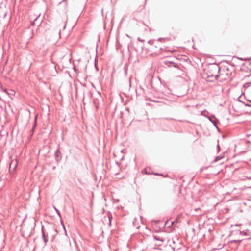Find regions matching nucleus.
I'll return each mask as SVG.
<instances>
[{"mask_svg": "<svg viewBox=\"0 0 251 251\" xmlns=\"http://www.w3.org/2000/svg\"><path fill=\"white\" fill-rule=\"evenodd\" d=\"M218 69L216 68H208L204 70V74L207 75V78L209 79V81H212L216 79L217 76Z\"/></svg>", "mask_w": 251, "mask_h": 251, "instance_id": "obj_1", "label": "nucleus"}, {"mask_svg": "<svg viewBox=\"0 0 251 251\" xmlns=\"http://www.w3.org/2000/svg\"><path fill=\"white\" fill-rule=\"evenodd\" d=\"M18 165V161L17 159H13L11 161L10 164L9 170L11 173H13L16 169Z\"/></svg>", "mask_w": 251, "mask_h": 251, "instance_id": "obj_2", "label": "nucleus"}]
</instances>
